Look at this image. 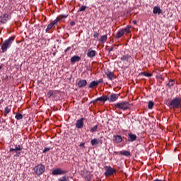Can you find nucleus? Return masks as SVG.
I'll use <instances>...</instances> for the list:
<instances>
[{
	"instance_id": "cd10ccee",
	"label": "nucleus",
	"mask_w": 181,
	"mask_h": 181,
	"mask_svg": "<svg viewBox=\"0 0 181 181\" xmlns=\"http://www.w3.org/2000/svg\"><path fill=\"white\" fill-rule=\"evenodd\" d=\"M9 112H11V108H9V107H6L4 108V115L5 117H6V115H8V114H9Z\"/></svg>"
},
{
	"instance_id": "dca6fc26",
	"label": "nucleus",
	"mask_w": 181,
	"mask_h": 181,
	"mask_svg": "<svg viewBox=\"0 0 181 181\" xmlns=\"http://www.w3.org/2000/svg\"><path fill=\"white\" fill-rule=\"evenodd\" d=\"M122 141V136L119 135L113 136V142H115L116 144H121Z\"/></svg>"
},
{
	"instance_id": "aec40b11",
	"label": "nucleus",
	"mask_w": 181,
	"mask_h": 181,
	"mask_svg": "<svg viewBox=\"0 0 181 181\" xmlns=\"http://www.w3.org/2000/svg\"><path fill=\"white\" fill-rule=\"evenodd\" d=\"M107 39H108L107 35H102L99 39V42H101V43H105V42H107Z\"/></svg>"
},
{
	"instance_id": "bb28decb",
	"label": "nucleus",
	"mask_w": 181,
	"mask_h": 181,
	"mask_svg": "<svg viewBox=\"0 0 181 181\" xmlns=\"http://www.w3.org/2000/svg\"><path fill=\"white\" fill-rule=\"evenodd\" d=\"M139 76H144L145 77H151V76H152V74H149V73H148V72H141L140 74H139Z\"/></svg>"
},
{
	"instance_id": "393cba45",
	"label": "nucleus",
	"mask_w": 181,
	"mask_h": 181,
	"mask_svg": "<svg viewBox=\"0 0 181 181\" xmlns=\"http://www.w3.org/2000/svg\"><path fill=\"white\" fill-rule=\"evenodd\" d=\"M16 119H18V121L23 119V115L22 114L17 112L16 113L15 116Z\"/></svg>"
},
{
	"instance_id": "9b49d317",
	"label": "nucleus",
	"mask_w": 181,
	"mask_h": 181,
	"mask_svg": "<svg viewBox=\"0 0 181 181\" xmlns=\"http://www.w3.org/2000/svg\"><path fill=\"white\" fill-rule=\"evenodd\" d=\"M119 94L111 93L108 99L109 103H115L119 98Z\"/></svg>"
},
{
	"instance_id": "f704fd0d",
	"label": "nucleus",
	"mask_w": 181,
	"mask_h": 181,
	"mask_svg": "<svg viewBox=\"0 0 181 181\" xmlns=\"http://www.w3.org/2000/svg\"><path fill=\"white\" fill-rule=\"evenodd\" d=\"M98 36H100V33L97 31H95L93 33V37L94 39H97L98 37Z\"/></svg>"
},
{
	"instance_id": "ddd939ff",
	"label": "nucleus",
	"mask_w": 181,
	"mask_h": 181,
	"mask_svg": "<svg viewBox=\"0 0 181 181\" xmlns=\"http://www.w3.org/2000/svg\"><path fill=\"white\" fill-rule=\"evenodd\" d=\"M80 60H81V57L80 56L74 55L71 58L70 62L71 64H76V63L80 62Z\"/></svg>"
},
{
	"instance_id": "72a5a7b5",
	"label": "nucleus",
	"mask_w": 181,
	"mask_h": 181,
	"mask_svg": "<svg viewBox=\"0 0 181 181\" xmlns=\"http://www.w3.org/2000/svg\"><path fill=\"white\" fill-rule=\"evenodd\" d=\"M159 12V8L158 6H155L153 10V13L156 14Z\"/></svg>"
},
{
	"instance_id": "1a4fd4ad",
	"label": "nucleus",
	"mask_w": 181,
	"mask_h": 181,
	"mask_svg": "<svg viewBox=\"0 0 181 181\" xmlns=\"http://www.w3.org/2000/svg\"><path fill=\"white\" fill-rule=\"evenodd\" d=\"M103 139H104L103 136H101L100 139H93L90 141V144L92 146H95V145H103Z\"/></svg>"
},
{
	"instance_id": "6e6552de",
	"label": "nucleus",
	"mask_w": 181,
	"mask_h": 181,
	"mask_svg": "<svg viewBox=\"0 0 181 181\" xmlns=\"http://www.w3.org/2000/svg\"><path fill=\"white\" fill-rule=\"evenodd\" d=\"M67 171L62 170V168H56L52 171V175L53 176H59V175H66Z\"/></svg>"
},
{
	"instance_id": "6ab92c4d",
	"label": "nucleus",
	"mask_w": 181,
	"mask_h": 181,
	"mask_svg": "<svg viewBox=\"0 0 181 181\" xmlns=\"http://www.w3.org/2000/svg\"><path fill=\"white\" fill-rule=\"evenodd\" d=\"M87 56L88 57H90V58L94 57V56H95V51L91 49H89L87 52Z\"/></svg>"
},
{
	"instance_id": "79ce46f5",
	"label": "nucleus",
	"mask_w": 181,
	"mask_h": 181,
	"mask_svg": "<svg viewBox=\"0 0 181 181\" xmlns=\"http://www.w3.org/2000/svg\"><path fill=\"white\" fill-rule=\"evenodd\" d=\"M70 25H71V26H74V25H76V22L71 21V22L70 23Z\"/></svg>"
},
{
	"instance_id": "e433bc0d",
	"label": "nucleus",
	"mask_w": 181,
	"mask_h": 181,
	"mask_svg": "<svg viewBox=\"0 0 181 181\" xmlns=\"http://www.w3.org/2000/svg\"><path fill=\"white\" fill-rule=\"evenodd\" d=\"M50 151V147H45L42 151V153H46V152H49Z\"/></svg>"
},
{
	"instance_id": "412c9836",
	"label": "nucleus",
	"mask_w": 181,
	"mask_h": 181,
	"mask_svg": "<svg viewBox=\"0 0 181 181\" xmlns=\"http://www.w3.org/2000/svg\"><path fill=\"white\" fill-rule=\"evenodd\" d=\"M119 155H122L123 156H131V153L128 151H122L119 152Z\"/></svg>"
},
{
	"instance_id": "5701e85b",
	"label": "nucleus",
	"mask_w": 181,
	"mask_h": 181,
	"mask_svg": "<svg viewBox=\"0 0 181 181\" xmlns=\"http://www.w3.org/2000/svg\"><path fill=\"white\" fill-rule=\"evenodd\" d=\"M106 76L109 80H112L114 78V72H107L106 73Z\"/></svg>"
},
{
	"instance_id": "49530a36",
	"label": "nucleus",
	"mask_w": 181,
	"mask_h": 181,
	"mask_svg": "<svg viewBox=\"0 0 181 181\" xmlns=\"http://www.w3.org/2000/svg\"><path fill=\"white\" fill-rule=\"evenodd\" d=\"M114 153H115V155H118V151H115Z\"/></svg>"
},
{
	"instance_id": "f8f14e48",
	"label": "nucleus",
	"mask_w": 181,
	"mask_h": 181,
	"mask_svg": "<svg viewBox=\"0 0 181 181\" xmlns=\"http://www.w3.org/2000/svg\"><path fill=\"white\" fill-rule=\"evenodd\" d=\"M84 127V118H81L76 121V128H78V129H81Z\"/></svg>"
},
{
	"instance_id": "4be33fe9",
	"label": "nucleus",
	"mask_w": 181,
	"mask_h": 181,
	"mask_svg": "<svg viewBox=\"0 0 181 181\" xmlns=\"http://www.w3.org/2000/svg\"><path fill=\"white\" fill-rule=\"evenodd\" d=\"M98 85L97 83V81H93L90 82V83L88 86L89 88H94V87H97Z\"/></svg>"
},
{
	"instance_id": "f257e3e1",
	"label": "nucleus",
	"mask_w": 181,
	"mask_h": 181,
	"mask_svg": "<svg viewBox=\"0 0 181 181\" xmlns=\"http://www.w3.org/2000/svg\"><path fill=\"white\" fill-rule=\"evenodd\" d=\"M13 42H15V36H11L0 44V46H1V53L8 52V49L11 48V46H12V43H13Z\"/></svg>"
},
{
	"instance_id": "37998d69",
	"label": "nucleus",
	"mask_w": 181,
	"mask_h": 181,
	"mask_svg": "<svg viewBox=\"0 0 181 181\" xmlns=\"http://www.w3.org/2000/svg\"><path fill=\"white\" fill-rule=\"evenodd\" d=\"M134 25H138L136 21H133Z\"/></svg>"
},
{
	"instance_id": "7c9ffc66",
	"label": "nucleus",
	"mask_w": 181,
	"mask_h": 181,
	"mask_svg": "<svg viewBox=\"0 0 181 181\" xmlns=\"http://www.w3.org/2000/svg\"><path fill=\"white\" fill-rule=\"evenodd\" d=\"M130 27H127L125 28H122V30L124 31V33H131V30H129Z\"/></svg>"
},
{
	"instance_id": "39448f33",
	"label": "nucleus",
	"mask_w": 181,
	"mask_h": 181,
	"mask_svg": "<svg viewBox=\"0 0 181 181\" xmlns=\"http://www.w3.org/2000/svg\"><path fill=\"white\" fill-rule=\"evenodd\" d=\"M104 169L105 170L104 175L106 177H108L109 176H112L117 172L115 169L112 168L111 166L105 165L104 167Z\"/></svg>"
},
{
	"instance_id": "c85d7f7f",
	"label": "nucleus",
	"mask_w": 181,
	"mask_h": 181,
	"mask_svg": "<svg viewBox=\"0 0 181 181\" xmlns=\"http://www.w3.org/2000/svg\"><path fill=\"white\" fill-rule=\"evenodd\" d=\"M98 129V124H96L90 129V132H92V133L93 132H97Z\"/></svg>"
},
{
	"instance_id": "a18cd8bd",
	"label": "nucleus",
	"mask_w": 181,
	"mask_h": 181,
	"mask_svg": "<svg viewBox=\"0 0 181 181\" xmlns=\"http://www.w3.org/2000/svg\"><path fill=\"white\" fill-rule=\"evenodd\" d=\"M79 146H84V143H81Z\"/></svg>"
},
{
	"instance_id": "09e8293b",
	"label": "nucleus",
	"mask_w": 181,
	"mask_h": 181,
	"mask_svg": "<svg viewBox=\"0 0 181 181\" xmlns=\"http://www.w3.org/2000/svg\"><path fill=\"white\" fill-rule=\"evenodd\" d=\"M160 80H163V78H162V76H160Z\"/></svg>"
},
{
	"instance_id": "2f4dec72",
	"label": "nucleus",
	"mask_w": 181,
	"mask_h": 181,
	"mask_svg": "<svg viewBox=\"0 0 181 181\" xmlns=\"http://www.w3.org/2000/svg\"><path fill=\"white\" fill-rule=\"evenodd\" d=\"M98 101H103V96L97 98L95 100H93L91 103H93V104H95V103H98Z\"/></svg>"
},
{
	"instance_id": "4468645a",
	"label": "nucleus",
	"mask_w": 181,
	"mask_h": 181,
	"mask_svg": "<svg viewBox=\"0 0 181 181\" xmlns=\"http://www.w3.org/2000/svg\"><path fill=\"white\" fill-rule=\"evenodd\" d=\"M8 19H9V14L5 13L0 16V22L1 23H6L8 22Z\"/></svg>"
},
{
	"instance_id": "0eeeda50",
	"label": "nucleus",
	"mask_w": 181,
	"mask_h": 181,
	"mask_svg": "<svg viewBox=\"0 0 181 181\" xmlns=\"http://www.w3.org/2000/svg\"><path fill=\"white\" fill-rule=\"evenodd\" d=\"M22 149H23V146L21 144H16L14 148H10V152H16L14 156H16V158H18V156H21V152L19 151H22Z\"/></svg>"
},
{
	"instance_id": "a878e982",
	"label": "nucleus",
	"mask_w": 181,
	"mask_h": 181,
	"mask_svg": "<svg viewBox=\"0 0 181 181\" xmlns=\"http://www.w3.org/2000/svg\"><path fill=\"white\" fill-rule=\"evenodd\" d=\"M58 181H69V176L64 175L59 178Z\"/></svg>"
},
{
	"instance_id": "2eb2a0df",
	"label": "nucleus",
	"mask_w": 181,
	"mask_h": 181,
	"mask_svg": "<svg viewBox=\"0 0 181 181\" xmlns=\"http://www.w3.org/2000/svg\"><path fill=\"white\" fill-rule=\"evenodd\" d=\"M137 136L136 134H134L132 133L128 134V141L129 142H134V141H136Z\"/></svg>"
},
{
	"instance_id": "423d86ee",
	"label": "nucleus",
	"mask_w": 181,
	"mask_h": 181,
	"mask_svg": "<svg viewBox=\"0 0 181 181\" xmlns=\"http://www.w3.org/2000/svg\"><path fill=\"white\" fill-rule=\"evenodd\" d=\"M130 59L131 54H129V51L128 49H125L123 52V54H122L120 60H122V62H127V63H129Z\"/></svg>"
},
{
	"instance_id": "473e14b6",
	"label": "nucleus",
	"mask_w": 181,
	"mask_h": 181,
	"mask_svg": "<svg viewBox=\"0 0 181 181\" xmlns=\"http://www.w3.org/2000/svg\"><path fill=\"white\" fill-rule=\"evenodd\" d=\"M86 9H87V6H81V8H79L78 12H83V11H86Z\"/></svg>"
},
{
	"instance_id": "c9c22d12",
	"label": "nucleus",
	"mask_w": 181,
	"mask_h": 181,
	"mask_svg": "<svg viewBox=\"0 0 181 181\" xmlns=\"http://www.w3.org/2000/svg\"><path fill=\"white\" fill-rule=\"evenodd\" d=\"M175 84V81H170L168 83H167V86H168V87H173Z\"/></svg>"
},
{
	"instance_id": "a211bd4d",
	"label": "nucleus",
	"mask_w": 181,
	"mask_h": 181,
	"mask_svg": "<svg viewBox=\"0 0 181 181\" xmlns=\"http://www.w3.org/2000/svg\"><path fill=\"white\" fill-rule=\"evenodd\" d=\"M124 30L122 29L119 30V31L117 33L116 35H115V38L116 39H120V37H122V36H124Z\"/></svg>"
},
{
	"instance_id": "f3484780",
	"label": "nucleus",
	"mask_w": 181,
	"mask_h": 181,
	"mask_svg": "<svg viewBox=\"0 0 181 181\" xmlns=\"http://www.w3.org/2000/svg\"><path fill=\"white\" fill-rule=\"evenodd\" d=\"M78 86L80 88H82L83 87H86V86H87V81L86 80H80L78 82Z\"/></svg>"
},
{
	"instance_id": "8fccbe9b",
	"label": "nucleus",
	"mask_w": 181,
	"mask_h": 181,
	"mask_svg": "<svg viewBox=\"0 0 181 181\" xmlns=\"http://www.w3.org/2000/svg\"><path fill=\"white\" fill-rule=\"evenodd\" d=\"M159 181H164V180H159Z\"/></svg>"
},
{
	"instance_id": "7ed1b4c3",
	"label": "nucleus",
	"mask_w": 181,
	"mask_h": 181,
	"mask_svg": "<svg viewBox=\"0 0 181 181\" xmlns=\"http://www.w3.org/2000/svg\"><path fill=\"white\" fill-rule=\"evenodd\" d=\"M114 105L115 108H117V110H122V111H127V110H129V107H131V104L127 101L117 103Z\"/></svg>"
},
{
	"instance_id": "9d476101",
	"label": "nucleus",
	"mask_w": 181,
	"mask_h": 181,
	"mask_svg": "<svg viewBox=\"0 0 181 181\" xmlns=\"http://www.w3.org/2000/svg\"><path fill=\"white\" fill-rule=\"evenodd\" d=\"M170 105L174 108H179V107H180V100L179 98H175L171 100Z\"/></svg>"
},
{
	"instance_id": "c756f323",
	"label": "nucleus",
	"mask_w": 181,
	"mask_h": 181,
	"mask_svg": "<svg viewBox=\"0 0 181 181\" xmlns=\"http://www.w3.org/2000/svg\"><path fill=\"white\" fill-rule=\"evenodd\" d=\"M153 105H154L153 101H149L148 103V108L149 110H152V108H153Z\"/></svg>"
},
{
	"instance_id": "58836bf2",
	"label": "nucleus",
	"mask_w": 181,
	"mask_h": 181,
	"mask_svg": "<svg viewBox=\"0 0 181 181\" xmlns=\"http://www.w3.org/2000/svg\"><path fill=\"white\" fill-rule=\"evenodd\" d=\"M109 53H111V52H113L114 51V47H110L108 49H107Z\"/></svg>"
},
{
	"instance_id": "20e7f679",
	"label": "nucleus",
	"mask_w": 181,
	"mask_h": 181,
	"mask_svg": "<svg viewBox=\"0 0 181 181\" xmlns=\"http://www.w3.org/2000/svg\"><path fill=\"white\" fill-rule=\"evenodd\" d=\"M33 170L37 176H40L43 175L44 172L46 170V167L45 165L40 163L35 166Z\"/></svg>"
},
{
	"instance_id": "de8ad7c7",
	"label": "nucleus",
	"mask_w": 181,
	"mask_h": 181,
	"mask_svg": "<svg viewBox=\"0 0 181 181\" xmlns=\"http://www.w3.org/2000/svg\"><path fill=\"white\" fill-rule=\"evenodd\" d=\"M162 13V10H160V8L159 9V13Z\"/></svg>"
},
{
	"instance_id": "ea45409f",
	"label": "nucleus",
	"mask_w": 181,
	"mask_h": 181,
	"mask_svg": "<svg viewBox=\"0 0 181 181\" xmlns=\"http://www.w3.org/2000/svg\"><path fill=\"white\" fill-rule=\"evenodd\" d=\"M71 50V47H68L65 50H64V53H67V52Z\"/></svg>"
},
{
	"instance_id": "f03ea898",
	"label": "nucleus",
	"mask_w": 181,
	"mask_h": 181,
	"mask_svg": "<svg viewBox=\"0 0 181 181\" xmlns=\"http://www.w3.org/2000/svg\"><path fill=\"white\" fill-rule=\"evenodd\" d=\"M68 15L66 14H61L60 16H59L58 17H57V18L55 20H54L53 21H52L47 27L45 32H49V30H50L54 26V25H57V23H59V22H60V21H62V19H64L66 18H67Z\"/></svg>"
},
{
	"instance_id": "c03bdc74",
	"label": "nucleus",
	"mask_w": 181,
	"mask_h": 181,
	"mask_svg": "<svg viewBox=\"0 0 181 181\" xmlns=\"http://www.w3.org/2000/svg\"><path fill=\"white\" fill-rule=\"evenodd\" d=\"M4 68V64H2L1 65H0V70H1V69Z\"/></svg>"
},
{
	"instance_id": "a19ab883",
	"label": "nucleus",
	"mask_w": 181,
	"mask_h": 181,
	"mask_svg": "<svg viewBox=\"0 0 181 181\" xmlns=\"http://www.w3.org/2000/svg\"><path fill=\"white\" fill-rule=\"evenodd\" d=\"M103 81H104L103 79H100L98 81H96V83H98V84L103 83Z\"/></svg>"
},
{
	"instance_id": "b1692460",
	"label": "nucleus",
	"mask_w": 181,
	"mask_h": 181,
	"mask_svg": "<svg viewBox=\"0 0 181 181\" xmlns=\"http://www.w3.org/2000/svg\"><path fill=\"white\" fill-rule=\"evenodd\" d=\"M56 93V90H49L47 93V98H50V97H53V95Z\"/></svg>"
},
{
	"instance_id": "4c0bfd02",
	"label": "nucleus",
	"mask_w": 181,
	"mask_h": 181,
	"mask_svg": "<svg viewBox=\"0 0 181 181\" xmlns=\"http://www.w3.org/2000/svg\"><path fill=\"white\" fill-rule=\"evenodd\" d=\"M102 98H103V100L104 101V103H105V101H108V100H110L109 98L105 95H103Z\"/></svg>"
}]
</instances>
